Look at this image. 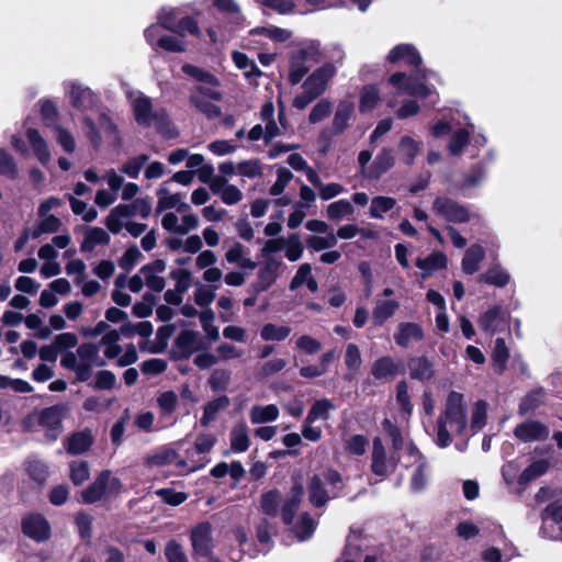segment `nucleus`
Returning <instances> with one entry per match:
<instances>
[{
    "label": "nucleus",
    "instance_id": "f257e3e1",
    "mask_svg": "<svg viewBox=\"0 0 562 562\" xmlns=\"http://www.w3.org/2000/svg\"><path fill=\"white\" fill-rule=\"evenodd\" d=\"M467 428L468 411L463 394L451 391L434 427L435 442L440 448H447L452 437L463 436Z\"/></svg>",
    "mask_w": 562,
    "mask_h": 562
},
{
    "label": "nucleus",
    "instance_id": "f03ea898",
    "mask_svg": "<svg viewBox=\"0 0 562 562\" xmlns=\"http://www.w3.org/2000/svg\"><path fill=\"white\" fill-rule=\"evenodd\" d=\"M133 116L140 126H154L165 138H175L178 132L164 108L155 106L151 99L140 91L128 92Z\"/></svg>",
    "mask_w": 562,
    "mask_h": 562
},
{
    "label": "nucleus",
    "instance_id": "7ed1b4c3",
    "mask_svg": "<svg viewBox=\"0 0 562 562\" xmlns=\"http://www.w3.org/2000/svg\"><path fill=\"white\" fill-rule=\"evenodd\" d=\"M60 364L76 373L79 381H88L93 368L104 367L105 360L100 356V347L95 344H82L76 352H66Z\"/></svg>",
    "mask_w": 562,
    "mask_h": 562
},
{
    "label": "nucleus",
    "instance_id": "20e7f679",
    "mask_svg": "<svg viewBox=\"0 0 562 562\" xmlns=\"http://www.w3.org/2000/svg\"><path fill=\"white\" fill-rule=\"evenodd\" d=\"M151 203L148 198L136 199L127 204L114 206L104 220L106 228L113 233H121V221L131 220L135 216L147 218L151 214Z\"/></svg>",
    "mask_w": 562,
    "mask_h": 562
},
{
    "label": "nucleus",
    "instance_id": "39448f33",
    "mask_svg": "<svg viewBox=\"0 0 562 562\" xmlns=\"http://www.w3.org/2000/svg\"><path fill=\"white\" fill-rule=\"evenodd\" d=\"M82 123L86 128L85 133L95 149L100 148L103 140L111 145L120 144L121 137L117 127L106 114H100L98 126L89 116H85Z\"/></svg>",
    "mask_w": 562,
    "mask_h": 562
},
{
    "label": "nucleus",
    "instance_id": "423d86ee",
    "mask_svg": "<svg viewBox=\"0 0 562 562\" xmlns=\"http://www.w3.org/2000/svg\"><path fill=\"white\" fill-rule=\"evenodd\" d=\"M319 44L311 42L295 50L290 58L289 80L292 85L299 83L308 71L312 64L319 60Z\"/></svg>",
    "mask_w": 562,
    "mask_h": 562
},
{
    "label": "nucleus",
    "instance_id": "0eeeda50",
    "mask_svg": "<svg viewBox=\"0 0 562 562\" xmlns=\"http://www.w3.org/2000/svg\"><path fill=\"white\" fill-rule=\"evenodd\" d=\"M122 488L121 481L110 471L101 472L95 480L80 493V502L93 504L104 496L117 494Z\"/></svg>",
    "mask_w": 562,
    "mask_h": 562
},
{
    "label": "nucleus",
    "instance_id": "6e6552de",
    "mask_svg": "<svg viewBox=\"0 0 562 562\" xmlns=\"http://www.w3.org/2000/svg\"><path fill=\"white\" fill-rule=\"evenodd\" d=\"M182 70L200 82V85L192 90V95L216 101L222 99V92L217 89L220 81L214 75L189 64L183 65Z\"/></svg>",
    "mask_w": 562,
    "mask_h": 562
},
{
    "label": "nucleus",
    "instance_id": "1a4fd4ad",
    "mask_svg": "<svg viewBox=\"0 0 562 562\" xmlns=\"http://www.w3.org/2000/svg\"><path fill=\"white\" fill-rule=\"evenodd\" d=\"M432 211L451 223H467L472 218V213L467 206L447 196H438L434 201Z\"/></svg>",
    "mask_w": 562,
    "mask_h": 562
},
{
    "label": "nucleus",
    "instance_id": "9d476101",
    "mask_svg": "<svg viewBox=\"0 0 562 562\" xmlns=\"http://www.w3.org/2000/svg\"><path fill=\"white\" fill-rule=\"evenodd\" d=\"M396 452L387 457L382 439L375 437L372 445L371 470L375 475L386 476L397 464Z\"/></svg>",
    "mask_w": 562,
    "mask_h": 562
},
{
    "label": "nucleus",
    "instance_id": "9b49d317",
    "mask_svg": "<svg viewBox=\"0 0 562 562\" xmlns=\"http://www.w3.org/2000/svg\"><path fill=\"white\" fill-rule=\"evenodd\" d=\"M514 436L524 443L544 441L550 436V429L540 420L527 419L515 427Z\"/></svg>",
    "mask_w": 562,
    "mask_h": 562
},
{
    "label": "nucleus",
    "instance_id": "f8f14e48",
    "mask_svg": "<svg viewBox=\"0 0 562 562\" xmlns=\"http://www.w3.org/2000/svg\"><path fill=\"white\" fill-rule=\"evenodd\" d=\"M172 463H176V465L181 470L186 469L187 472H193L202 467V464L188 467L187 461L179 459L177 451L169 447H160L145 458V464L150 468L165 467Z\"/></svg>",
    "mask_w": 562,
    "mask_h": 562
},
{
    "label": "nucleus",
    "instance_id": "ddd939ff",
    "mask_svg": "<svg viewBox=\"0 0 562 562\" xmlns=\"http://www.w3.org/2000/svg\"><path fill=\"white\" fill-rule=\"evenodd\" d=\"M203 349H205L203 337L195 330H182L175 340V352L180 359H188Z\"/></svg>",
    "mask_w": 562,
    "mask_h": 562
},
{
    "label": "nucleus",
    "instance_id": "4468645a",
    "mask_svg": "<svg viewBox=\"0 0 562 562\" xmlns=\"http://www.w3.org/2000/svg\"><path fill=\"white\" fill-rule=\"evenodd\" d=\"M408 458L409 461L405 465L407 468H413L411 476V488L413 492H420L422 490H424L427 482V461L414 446H411L408 448Z\"/></svg>",
    "mask_w": 562,
    "mask_h": 562
},
{
    "label": "nucleus",
    "instance_id": "2eb2a0df",
    "mask_svg": "<svg viewBox=\"0 0 562 562\" xmlns=\"http://www.w3.org/2000/svg\"><path fill=\"white\" fill-rule=\"evenodd\" d=\"M389 83L401 94L424 98L430 93V89L424 82L418 81L415 77L407 78L404 72L393 74L389 79Z\"/></svg>",
    "mask_w": 562,
    "mask_h": 562
},
{
    "label": "nucleus",
    "instance_id": "dca6fc26",
    "mask_svg": "<svg viewBox=\"0 0 562 562\" xmlns=\"http://www.w3.org/2000/svg\"><path fill=\"white\" fill-rule=\"evenodd\" d=\"M335 74L336 67L333 64H325L307 77L303 83V89H310V91L319 97L325 92Z\"/></svg>",
    "mask_w": 562,
    "mask_h": 562
},
{
    "label": "nucleus",
    "instance_id": "f3484780",
    "mask_svg": "<svg viewBox=\"0 0 562 562\" xmlns=\"http://www.w3.org/2000/svg\"><path fill=\"white\" fill-rule=\"evenodd\" d=\"M191 542L194 552L201 557H209L212 553V527L209 522L199 524L192 529Z\"/></svg>",
    "mask_w": 562,
    "mask_h": 562
},
{
    "label": "nucleus",
    "instance_id": "a211bd4d",
    "mask_svg": "<svg viewBox=\"0 0 562 562\" xmlns=\"http://www.w3.org/2000/svg\"><path fill=\"white\" fill-rule=\"evenodd\" d=\"M281 263V260L274 257H268L263 261L258 271L257 281L254 284L257 292L268 290L277 281Z\"/></svg>",
    "mask_w": 562,
    "mask_h": 562
},
{
    "label": "nucleus",
    "instance_id": "6ab92c4d",
    "mask_svg": "<svg viewBox=\"0 0 562 562\" xmlns=\"http://www.w3.org/2000/svg\"><path fill=\"white\" fill-rule=\"evenodd\" d=\"M477 323L482 330L488 334H495L505 329L507 319L502 307L494 305L479 317Z\"/></svg>",
    "mask_w": 562,
    "mask_h": 562
},
{
    "label": "nucleus",
    "instance_id": "aec40b11",
    "mask_svg": "<svg viewBox=\"0 0 562 562\" xmlns=\"http://www.w3.org/2000/svg\"><path fill=\"white\" fill-rule=\"evenodd\" d=\"M23 532L35 541H44L49 537L50 528L47 520L38 515L32 514L23 519Z\"/></svg>",
    "mask_w": 562,
    "mask_h": 562
},
{
    "label": "nucleus",
    "instance_id": "412c9836",
    "mask_svg": "<svg viewBox=\"0 0 562 562\" xmlns=\"http://www.w3.org/2000/svg\"><path fill=\"white\" fill-rule=\"evenodd\" d=\"M67 94L69 95L72 106L79 110H88L94 106V93L81 83L71 81L67 85Z\"/></svg>",
    "mask_w": 562,
    "mask_h": 562
},
{
    "label": "nucleus",
    "instance_id": "4be33fe9",
    "mask_svg": "<svg viewBox=\"0 0 562 562\" xmlns=\"http://www.w3.org/2000/svg\"><path fill=\"white\" fill-rule=\"evenodd\" d=\"M424 339V330L420 325L412 322L400 323L394 334L396 345L407 348L413 342Z\"/></svg>",
    "mask_w": 562,
    "mask_h": 562
},
{
    "label": "nucleus",
    "instance_id": "5701e85b",
    "mask_svg": "<svg viewBox=\"0 0 562 562\" xmlns=\"http://www.w3.org/2000/svg\"><path fill=\"white\" fill-rule=\"evenodd\" d=\"M166 270V262L161 259L155 260L151 263L145 265L139 270V273L144 277L146 285L155 291L161 292L166 285L165 279L159 277Z\"/></svg>",
    "mask_w": 562,
    "mask_h": 562
},
{
    "label": "nucleus",
    "instance_id": "b1692460",
    "mask_svg": "<svg viewBox=\"0 0 562 562\" xmlns=\"http://www.w3.org/2000/svg\"><path fill=\"white\" fill-rule=\"evenodd\" d=\"M63 408L52 406L40 413L38 422L42 426L47 427L46 436L55 440L61 431Z\"/></svg>",
    "mask_w": 562,
    "mask_h": 562
},
{
    "label": "nucleus",
    "instance_id": "393cba45",
    "mask_svg": "<svg viewBox=\"0 0 562 562\" xmlns=\"http://www.w3.org/2000/svg\"><path fill=\"white\" fill-rule=\"evenodd\" d=\"M324 481L321 475L315 474L311 477L308 484V498L310 502L316 506H324L329 498L337 497V492L329 491L324 487Z\"/></svg>",
    "mask_w": 562,
    "mask_h": 562
},
{
    "label": "nucleus",
    "instance_id": "a878e982",
    "mask_svg": "<svg viewBox=\"0 0 562 562\" xmlns=\"http://www.w3.org/2000/svg\"><path fill=\"white\" fill-rule=\"evenodd\" d=\"M303 495V485L299 482H295L294 485L291 487L290 493L286 499L284 501L281 509L282 520L285 525H291L293 522L294 513L299 508Z\"/></svg>",
    "mask_w": 562,
    "mask_h": 562
},
{
    "label": "nucleus",
    "instance_id": "bb28decb",
    "mask_svg": "<svg viewBox=\"0 0 562 562\" xmlns=\"http://www.w3.org/2000/svg\"><path fill=\"white\" fill-rule=\"evenodd\" d=\"M94 441V437L90 429H83L71 434L66 442L65 449L70 454H81L89 450Z\"/></svg>",
    "mask_w": 562,
    "mask_h": 562
},
{
    "label": "nucleus",
    "instance_id": "cd10ccee",
    "mask_svg": "<svg viewBox=\"0 0 562 562\" xmlns=\"http://www.w3.org/2000/svg\"><path fill=\"white\" fill-rule=\"evenodd\" d=\"M394 156L391 148L384 147L375 156L372 165L368 168L367 177L379 179L394 166Z\"/></svg>",
    "mask_w": 562,
    "mask_h": 562
},
{
    "label": "nucleus",
    "instance_id": "c85d7f7f",
    "mask_svg": "<svg viewBox=\"0 0 562 562\" xmlns=\"http://www.w3.org/2000/svg\"><path fill=\"white\" fill-rule=\"evenodd\" d=\"M158 202L156 206L157 213H162L167 210L176 209L178 212H186L189 210V204L182 201L180 193L170 194L166 188H160L157 191Z\"/></svg>",
    "mask_w": 562,
    "mask_h": 562
},
{
    "label": "nucleus",
    "instance_id": "c756f323",
    "mask_svg": "<svg viewBox=\"0 0 562 562\" xmlns=\"http://www.w3.org/2000/svg\"><path fill=\"white\" fill-rule=\"evenodd\" d=\"M408 369L411 378L422 382L429 381L435 375L432 361L424 356L411 359Z\"/></svg>",
    "mask_w": 562,
    "mask_h": 562
},
{
    "label": "nucleus",
    "instance_id": "7c9ffc66",
    "mask_svg": "<svg viewBox=\"0 0 562 562\" xmlns=\"http://www.w3.org/2000/svg\"><path fill=\"white\" fill-rule=\"evenodd\" d=\"M111 240L109 233L101 227H88L83 234L81 251H92L97 246L108 245Z\"/></svg>",
    "mask_w": 562,
    "mask_h": 562
},
{
    "label": "nucleus",
    "instance_id": "2f4dec72",
    "mask_svg": "<svg viewBox=\"0 0 562 562\" xmlns=\"http://www.w3.org/2000/svg\"><path fill=\"white\" fill-rule=\"evenodd\" d=\"M387 59L391 63H397L400 60L405 61L408 65L419 67L422 64V57L413 45L401 44L395 46L389 54Z\"/></svg>",
    "mask_w": 562,
    "mask_h": 562
},
{
    "label": "nucleus",
    "instance_id": "473e14b6",
    "mask_svg": "<svg viewBox=\"0 0 562 562\" xmlns=\"http://www.w3.org/2000/svg\"><path fill=\"white\" fill-rule=\"evenodd\" d=\"M231 449L234 452L241 453L248 450L250 446L249 429L244 423H237L229 434Z\"/></svg>",
    "mask_w": 562,
    "mask_h": 562
},
{
    "label": "nucleus",
    "instance_id": "72a5a7b5",
    "mask_svg": "<svg viewBox=\"0 0 562 562\" xmlns=\"http://www.w3.org/2000/svg\"><path fill=\"white\" fill-rule=\"evenodd\" d=\"M27 140L36 158L46 166L50 161V151L46 140L41 136L37 130L30 128L26 133Z\"/></svg>",
    "mask_w": 562,
    "mask_h": 562
},
{
    "label": "nucleus",
    "instance_id": "f704fd0d",
    "mask_svg": "<svg viewBox=\"0 0 562 562\" xmlns=\"http://www.w3.org/2000/svg\"><path fill=\"white\" fill-rule=\"evenodd\" d=\"M484 257L485 250L481 245L474 244L469 247L461 262L463 272L467 274L475 273L480 269V263Z\"/></svg>",
    "mask_w": 562,
    "mask_h": 562
},
{
    "label": "nucleus",
    "instance_id": "c9c22d12",
    "mask_svg": "<svg viewBox=\"0 0 562 562\" xmlns=\"http://www.w3.org/2000/svg\"><path fill=\"white\" fill-rule=\"evenodd\" d=\"M212 4L221 12L227 15L234 27L244 25L245 18L240 11V7L235 0H211Z\"/></svg>",
    "mask_w": 562,
    "mask_h": 562
},
{
    "label": "nucleus",
    "instance_id": "e433bc0d",
    "mask_svg": "<svg viewBox=\"0 0 562 562\" xmlns=\"http://www.w3.org/2000/svg\"><path fill=\"white\" fill-rule=\"evenodd\" d=\"M400 307L395 300H378L373 307L372 317L375 326H382Z\"/></svg>",
    "mask_w": 562,
    "mask_h": 562
},
{
    "label": "nucleus",
    "instance_id": "4c0bfd02",
    "mask_svg": "<svg viewBox=\"0 0 562 562\" xmlns=\"http://www.w3.org/2000/svg\"><path fill=\"white\" fill-rule=\"evenodd\" d=\"M279 414V408L274 404L255 405L250 408L249 418L251 424L259 425L277 420Z\"/></svg>",
    "mask_w": 562,
    "mask_h": 562
},
{
    "label": "nucleus",
    "instance_id": "58836bf2",
    "mask_svg": "<svg viewBox=\"0 0 562 562\" xmlns=\"http://www.w3.org/2000/svg\"><path fill=\"white\" fill-rule=\"evenodd\" d=\"M398 367L391 357H381L372 364L371 373L378 380H393Z\"/></svg>",
    "mask_w": 562,
    "mask_h": 562
},
{
    "label": "nucleus",
    "instance_id": "ea45409f",
    "mask_svg": "<svg viewBox=\"0 0 562 562\" xmlns=\"http://www.w3.org/2000/svg\"><path fill=\"white\" fill-rule=\"evenodd\" d=\"M447 257L442 252H434L428 257L416 260V267L423 271V278L429 277L434 271L446 268Z\"/></svg>",
    "mask_w": 562,
    "mask_h": 562
},
{
    "label": "nucleus",
    "instance_id": "a19ab883",
    "mask_svg": "<svg viewBox=\"0 0 562 562\" xmlns=\"http://www.w3.org/2000/svg\"><path fill=\"white\" fill-rule=\"evenodd\" d=\"M477 280L479 282L503 288L509 282L510 276L499 265L494 263L487 269L486 272L480 274Z\"/></svg>",
    "mask_w": 562,
    "mask_h": 562
},
{
    "label": "nucleus",
    "instance_id": "79ce46f5",
    "mask_svg": "<svg viewBox=\"0 0 562 562\" xmlns=\"http://www.w3.org/2000/svg\"><path fill=\"white\" fill-rule=\"evenodd\" d=\"M229 404H231V401L225 395L218 396V397L210 401L209 403H206L204 406L203 416L201 418V424L203 426L209 425L211 422H213L216 418L217 414L220 412L226 409L229 406Z\"/></svg>",
    "mask_w": 562,
    "mask_h": 562
},
{
    "label": "nucleus",
    "instance_id": "37998d69",
    "mask_svg": "<svg viewBox=\"0 0 562 562\" xmlns=\"http://www.w3.org/2000/svg\"><path fill=\"white\" fill-rule=\"evenodd\" d=\"M120 340V334L117 330L112 329L103 335L99 342V347L103 348L104 356L108 359H114L117 358L121 352L122 348L119 345Z\"/></svg>",
    "mask_w": 562,
    "mask_h": 562
},
{
    "label": "nucleus",
    "instance_id": "c03bdc74",
    "mask_svg": "<svg viewBox=\"0 0 562 562\" xmlns=\"http://www.w3.org/2000/svg\"><path fill=\"white\" fill-rule=\"evenodd\" d=\"M353 114V104L350 102H341L339 103L334 120H333V130L335 134L342 133Z\"/></svg>",
    "mask_w": 562,
    "mask_h": 562
},
{
    "label": "nucleus",
    "instance_id": "a18cd8bd",
    "mask_svg": "<svg viewBox=\"0 0 562 562\" xmlns=\"http://www.w3.org/2000/svg\"><path fill=\"white\" fill-rule=\"evenodd\" d=\"M550 468V463L548 460L540 459L533 461L529 467H527L518 476V483L520 485H526L535 479L543 475Z\"/></svg>",
    "mask_w": 562,
    "mask_h": 562
},
{
    "label": "nucleus",
    "instance_id": "49530a36",
    "mask_svg": "<svg viewBox=\"0 0 562 562\" xmlns=\"http://www.w3.org/2000/svg\"><path fill=\"white\" fill-rule=\"evenodd\" d=\"M315 527V520L307 513H303L293 524L292 530L300 541H304L313 535Z\"/></svg>",
    "mask_w": 562,
    "mask_h": 562
},
{
    "label": "nucleus",
    "instance_id": "de8ad7c7",
    "mask_svg": "<svg viewBox=\"0 0 562 562\" xmlns=\"http://www.w3.org/2000/svg\"><path fill=\"white\" fill-rule=\"evenodd\" d=\"M396 205V200L391 196H374L371 201L369 214L372 218L381 220L384 214L390 212Z\"/></svg>",
    "mask_w": 562,
    "mask_h": 562
},
{
    "label": "nucleus",
    "instance_id": "09e8293b",
    "mask_svg": "<svg viewBox=\"0 0 562 562\" xmlns=\"http://www.w3.org/2000/svg\"><path fill=\"white\" fill-rule=\"evenodd\" d=\"M353 212L355 207L348 200L345 199L330 203L326 210L327 217L335 222L351 216Z\"/></svg>",
    "mask_w": 562,
    "mask_h": 562
},
{
    "label": "nucleus",
    "instance_id": "8fccbe9b",
    "mask_svg": "<svg viewBox=\"0 0 562 562\" xmlns=\"http://www.w3.org/2000/svg\"><path fill=\"white\" fill-rule=\"evenodd\" d=\"M546 394L543 390H536L527 394L520 402L518 414L525 416L535 412L544 403Z\"/></svg>",
    "mask_w": 562,
    "mask_h": 562
},
{
    "label": "nucleus",
    "instance_id": "3c124183",
    "mask_svg": "<svg viewBox=\"0 0 562 562\" xmlns=\"http://www.w3.org/2000/svg\"><path fill=\"white\" fill-rule=\"evenodd\" d=\"M291 334V327L268 323L262 326L260 337L265 341H282Z\"/></svg>",
    "mask_w": 562,
    "mask_h": 562
},
{
    "label": "nucleus",
    "instance_id": "603ef678",
    "mask_svg": "<svg viewBox=\"0 0 562 562\" xmlns=\"http://www.w3.org/2000/svg\"><path fill=\"white\" fill-rule=\"evenodd\" d=\"M215 101L190 94L191 104L207 119H217L222 114L220 106L214 103Z\"/></svg>",
    "mask_w": 562,
    "mask_h": 562
},
{
    "label": "nucleus",
    "instance_id": "864d4df0",
    "mask_svg": "<svg viewBox=\"0 0 562 562\" xmlns=\"http://www.w3.org/2000/svg\"><path fill=\"white\" fill-rule=\"evenodd\" d=\"M334 408L335 406L329 400H318L312 405L305 419L308 423H315L318 419L327 420L329 418V412Z\"/></svg>",
    "mask_w": 562,
    "mask_h": 562
},
{
    "label": "nucleus",
    "instance_id": "5fc2aeb1",
    "mask_svg": "<svg viewBox=\"0 0 562 562\" xmlns=\"http://www.w3.org/2000/svg\"><path fill=\"white\" fill-rule=\"evenodd\" d=\"M420 150V143L411 136H403L398 144V151L407 165H412Z\"/></svg>",
    "mask_w": 562,
    "mask_h": 562
},
{
    "label": "nucleus",
    "instance_id": "6e6d98bb",
    "mask_svg": "<svg viewBox=\"0 0 562 562\" xmlns=\"http://www.w3.org/2000/svg\"><path fill=\"white\" fill-rule=\"evenodd\" d=\"M232 58L237 68L244 71L247 78L259 77L261 75L260 69L257 67L254 60H251L246 54L240 52H233Z\"/></svg>",
    "mask_w": 562,
    "mask_h": 562
},
{
    "label": "nucleus",
    "instance_id": "4d7b16f0",
    "mask_svg": "<svg viewBox=\"0 0 562 562\" xmlns=\"http://www.w3.org/2000/svg\"><path fill=\"white\" fill-rule=\"evenodd\" d=\"M281 495L279 491L271 490L263 493L260 497V509L269 516H277Z\"/></svg>",
    "mask_w": 562,
    "mask_h": 562
},
{
    "label": "nucleus",
    "instance_id": "13d9d810",
    "mask_svg": "<svg viewBox=\"0 0 562 562\" xmlns=\"http://www.w3.org/2000/svg\"><path fill=\"white\" fill-rule=\"evenodd\" d=\"M306 245L313 251H322L334 248L337 245V237L333 232L326 236L311 235L306 238Z\"/></svg>",
    "mask_w": 562,
    "mask_h": 562
},
{
    "label": "nucleus",
    "instance_id": "bf43d9fd",
    "mask_svg": "<svg viewBox=\"0 0 562 562\" xmlns=\"http://www.w3.org/2000/svg\"><path fill=\"white\" fill-rule=\"evenodd\" d=\"M251 35H263L273 42H285L291 37V32L278 26L256 27L250 31Z\"/></svg>",
    "mask_w": 562,
    "mask_h": 562
},
{
    "label": "nucleus",
    "instance_id": "052dcab7",
    "mask_svg": "<svg viewBox=\"0 0 562 562\" xmlns=\"http://www.w3.org/2000/svg\"><path fill=\"white\" fill-rule=\"evenodd\" d=\"M487 403L483 400L476 401L471 416V429L476 432L481 430L487 419Z\"/></svg>",
    "mask_w": 562,
    "mask_h": 562
},
{
    "label": "nucleus",
    "instance_id": "680f3d73",
    "mask_svg": "<svg viewBox=\"0 0 562 562\" xmlns=\"http://www.w3.org/2000/svg\"><path fill=\"white\" fill-rule=\"evenodd\" d=\"M380 100V92L375 86H367L360 95L359 109L361 112L371 111Z\"/></svg>",
    "mask_w": 562,
    "mask_h": 562
},
{
    "label": "nucleus",
    "instance_id": "e2e57ef3",
    "mask_svg": "<svg viewBox=\"0 0 562 562\" xmlns=\"http://www.w3.org/2000/svg\"><path fill=\"white\" fill-rule=\"evenodd\" d=\"M201 326L210 340H217L220 338L218 328L213 324L215 315L211 308H206L199 314Z\"/></svg>",
    "mask_w": 562,
    "mask_h": 562
},
{
    "label": "nucleus",
    "instance_id": "0e129e2a",
    "mask_svg": "<svg viewBox=\"0 0 562 562\" xmlns=\"http://www.w3.org/2000/svg\"><path fill=\"white\" fill-rule=\"evenodd\" d=\"M148 159L149 157L145 154L133 157L123 164L121 171L127 177L136 179Z\"/></svg>",
    "mask_w": 562,
    "mask_h": 562
},
{
    "label": "nucleus",
    "instance_id": "69168bd1",
    "mask_svg": "<svg viewBox=\"0 0 562 562\" xmlns=\"http://www.w3.org/2000/svg\"><path fill=\"white\" fill-rule=\"evenodd\" d=\"M360 537L358 535H350L347 539V546L344 553L337 560V562H359L360 551Z\"/></svg>",
    "mask_w": 562,
    "mask_h": 562
},
{
    "label": "nucleus",
    "instance_id": "338daca9",
    "mask_svg": "<svg viewBox=\"0 0 562 562\" xmlns=\"http://www.w3.org/2000/svg\"><path fill=\"white\" fill-rule=\"evenodd\" d=\"M284 250L289 261L294 262L302 258L304 248L297 234H292L286 238Z\"/></svg>",
    "mask_w": 562,
    "mask_h": 562
},
{
    "label": "nucleus",
    "instance_id": "774afa93",
    "mask_svg": "<svg viewBox=\"0 0 562 562\" xmlns=\"http://www.w3.org/2000/svg\"><path fill=\"white\" fill-rule=\"evenodd\" d=\"M70 480L75 485H80L89 479L90 471L86 461L76 460L69 464Z\"/></svg>",
    "mask_w": 562,
    "mask_h": 562
}]
</instances>
